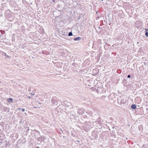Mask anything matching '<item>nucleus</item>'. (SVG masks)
Segmentation results:
<instances>
[{"mask_svg": "<svg viewBox=\"0 0 148 148\" xmlns=\"http://www.w3.org/2000/svg\"><path fill=\"white\" fill-rule=\"evenodd\" d=\"M52 102H53V104H55L57 105L58 103L57 101L55 99H52Z\"/></svg>", "mask_w": 148, "mask_h": 148, "instance_id": "f257e3e1", "label": "nucleus"}, {"mask_svg": "<svg viewBox=\"0 0 148 148\" xmlns=\"http://www.w3.org/2000/svg\"><path fill=\"white\" fill-rule=\"evenodd\" d=\"M81 38L80 37H78L77 38H75L74 39V40L75 41H79L81 39Z\"/></svg>", "mask_w": 148, "mask_h": 148, "instance_id": "f03ea898", "label": "nucleus"}, {"mask_svg": "<svg viewBox=\"0 0 148 148\" xmlns=\"http://www.w3.org/2000/svg\"><path fill=\"white\" fill-rule=\"evenodd\" d=\"M131 108L133 109H134L136 108V106L135 105L132 104V105Z\"/></svg>", "mask_w": 148, "mask_h": 148, "instance_id": "7ed1b4c3", "label": "nucleus"}, {"mask_svg": "<svg viewBox=\"0 0 148 148\" xmlns=\"http://www.w3.org/2000/svg\"><path fill=\"white\" fill-rule=\"evenodd\" d=\"M8 100L9 102H10L11 103L13 101V99L11 98L8 99Z\"/></svg>", "mask_w": 148, "mask_h": 148, "instance_id": "20e7f679", "label": "nucleus"}, {"mask_svg": "<svg viewBox=\"0 0 148 148\" xmlns=\"http://www.w3.org/2000/svg\"><path fill=\"white\" fill-rule=\"evenodd\" d=\"M73 35L72 33V32H71L69 33L68 34V36H71Z\"/></svg>", "mask_w": 148, "mask_h": 148, "instance_id": "39448f33", "label": "nucleus"}, {"mask_svg": "<svg viewBox=\"0 0 148 148\" xmlns=\"http://www.w3.org/2000/svg\"><path fill=\"white\" fill-rule=\"evenodd\" d=\"M121 98V97H119V99H118V103H119V104H121V101H119L120 100V99Z\"/></svg>", "mask_w": 148, "mask_h": 148, "instance_id": "423d86ee", "label": "nucleus"}, {"mask_svg": "<svg viewBox=\"0 0 148 148\" xmlns=\"http://www.w3.org/2000/svg\"><path fill=\"white\" fill-rule=\"evenodd\" d=\"M18 109H21V108H18ZM22 109V111L23 112H24L25 110V109L24 108H22V109Z\"/></svg>", "mask_w": 148, "mask_h": 148, "instance_id": "0eeeda50", "label": "nucleus"}, {"mask_svg": "<svg viewBox=\"0 0 148 148\" xmlns=\"http://www.w3.org/2000/svg\"><path fill=\"white\" fill-rule=\"evenodd\" d=\"M145 35L146 36H148V33L146 32L145 34Z\"/></svg>", "mask_w": 148, "mask_h": 148, "instance_id": "6e6552de", "label": "nucleus"}, {"mask_svg": "<svg viewBox=\"0 0 148 148\" xmlns=\"http://www.w3.org/2000/svg\"><path fill=\"white\" fill-rule=\"evenodd\" d=\"M35 95V94L34 93H30V95Z\"/></svg>", "mask_w": 148, "mask_h": 148, "instance_id": "1a4fd4ad", "label": "nucleus"}, {"mask_svg": "<svg viewBox=\"0 0 148 148\" xmlns=\"http://www.w3.org/2000/svg\"><path fill=\"white\" fill-rule=\"evenodd\" d=\"M127 77L128 78H129L131 77V76L130 75H128Z\"/></svg>", "mask_w": 148, "mask_h": 148, "instance_id": "9d476101", "label": "nucleus"}, {"mask_svg": "<svg viewBox=\"0 0 148 148\" xmlns=\"http://www.w3.org/2000/svg\"><path fill=\"white\" fill-rule=\"evenodd\" d=\"M29 99H30L31 98V97L30 96H29V97H28Z\"/></svg>", "mask_w": 148, "mask_h": 148, "instance_id": "9b49d317", "label": "nucleus"}, {"mask_svg": "<svg viewBox=\"0 0 148 148\" xmlns=\"http://www.w3.org/2000/svg\"><path fill=\"white\" fill-rule=\"evenodd\" d=\"M36 148H40L38 147H36Z\"/></svg>", "mask_w": 148, "mask_h": 148, "instance_id": "f8f14e48", "label": "nucleus"}, {"mask_svg": "<svg viewBox=\"0 0 148 148\" xmlns=\"http://www.w3.org/2000/svg\"><path fill=\"white\" fill-rule=\"evenodd\" d=\"M55 0H52V1H53V2H54L55 1Z\"/></svg>", "mask_w": 148, "mask_h": 148, "instance_id": "ddd939ff", "label": "nucleus"}, {"mask_svg": "<svg viewBox=\"0 0 148 148\" xmlns=\"http://www.w3.org/2000/svg\"><path fill=\"white\" fill-rule=\"evenodd\" d=\"M146 30H148V29H146Z\"/></svg>", "mask_w": 148, "mask_h": 148, "instance_id": "4468645a", "label": "nucleus"}]
</instances>
